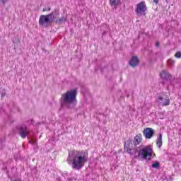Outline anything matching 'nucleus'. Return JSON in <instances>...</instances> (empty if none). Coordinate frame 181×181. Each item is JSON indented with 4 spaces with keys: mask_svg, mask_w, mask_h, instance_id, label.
<instances>
[{
    "mask_svg": "<svg viewBox=\"0 0 181 181\" xmlns=\"http://www.w3.org/2000/svg\"><path fill=\"white\" fill-rule=\"evenodd\" d=\"M127 144L128 146H127ZM142 144V134H136L134 140H129L124 144V151L134 159H144V160H151L153 150L149 146H138Z\"/></svg>",
    "mask_w": 181,
    "mask_h": 181,
    "instance_id": "nucleus-1",
    "label": "nucleus"
},
{
    "mask_svg": "<svg viewBox=\"0 0 181 181\" xmlns=\"http://www.w3.org/2000/svg\"><path fill=\"white\" fill-rule=\"evenodd\" d=\"M61 108L73 110L77 105V89H71L62 95L59 98Z\"/></svg>",
    "mask_w": 181,
    "mask_h": 181,
    "instance_id": "nucleus-2",
    "label": "nucleus"
},
{
    "mask_svg": "<svg viewBox=\"0 0 181 181\" xmlns=\"http://www.w3.org/2000/svg\"><path fill=\"white\" fill-rule=\"evenodd\" d=\"M88 161V155L84 151L72 152L71 168L75 170H80Z\"/></svg>",
    "mask_w": 181,
    "mask_h": 181,
    "instance_id": "nucleus-3",
    "label": "nucleus"
},
{
    "mask_svg": "<svg viewBox=\"0 0 181 181\" xmlns=\"http://www.w3.org/2000/svg\"><path fill=\"white\" fill-rule=\"evenodd\" d=\"M59 15V11L54 10L47 15H42L39 19V25L42 28H49L54 22V19Z\"/></svg>",
    "mask_w": 181,
    "mask_h": 181,
    "instance_id": "nucleus-4",
    "label": "nucleus"
},
{
    "mask_svg": "<svg viewBox=\"0 0 181 181\" xmlns=\"http://www.w3.org/2000/svg\"><path fill=\"white\" fill-rule=\"evenodd\" d=\"M156 103L161 107H168V105H170V99H169V96L165 94H160L158 96Z\"/></svg>",
    "mask_w": 181,
    "mask_h": 181,
    "instance_id": "nucleus-5",
    "label": "nucleus"
},
{
    "mask_svg": "<svg viewBox=\"0 0 181 181\" xmlns=\"http://www.w3.org/2000/svg\"><path fill=\"white\" fill-rule=\"evenodd\" d=\"M147 9L148 8L146 7L145 1H141L136 5V13L140 16H145V15H146Z\"/></svg>",
    "mask_w": 181,
    "mask_h": 181,
    "instance_id": "nucleus-6",
    "label": "nucleus"
},
{
    "mask_svg": "<svg viewBox=\"0 0 181 181\" xmlns=\"http://www.w3.org/2000/svg\"><path fill=\"white\" fill-rule=\"evenodd\" d=\"M160 78L163 80V84H169L170 83V78H172V75L169 74L166 70H163L160 73Z\"/></svg>",
    "mask_w": 181,
    "mask_h": 181,
    "instance_id": "nucleus-7",
    "label": "nucleus"
},
{
    "mask_svg": "<svg viewBox=\"0 0 181 181\" xmlns=\"http://www.w3.org/2000/svg\"><path fill=\"white\" fill-rule=\"evenodd\" d=\"M143 134L146 139H151L155 135V129L147 127L143 131Z\"/></svg>",
    "mask_w": 181,
    "mask_h": 181,
    "instance_id": "nucleus-8",
    "label": "nucleus"
},
{
    "mask_svg": "<svg viewBox=\"0 0 181 181\" xmlns=\"http://www.w3.org/2000/svg\"><path fill=\"white\" fill-rule=\"evenodd\" d=\"M18 134L21 138H26L29 135V132H28V128L26 126H19L18 127Z\"/></svg>",
    "mask_w": 181,
    "mask_h": 181,
    "instance_id": "nucleus-9",
    "label": "nucleus"
},
{
    "mask_svg": "<svg viewBox=\"0 0 181 181\" xmlns=\"http://www.w3.org/2000/svg\"><path fill=\"white\" fill-rule=\"evenodd\" d=\"M129 64L131 66V67H136L138 64H139V59H138V57H132L129 62Z\"/></svg>",
    "mask_w": 181,
    "mask_h": 181,
    "instance_id": "nucleus-10",
    "label": "nucleus"
},
{
    "mask_svg": "<svg viewBox=\"0 0 181 181\" xmlns=\"http://www.w3.org/2000/svg\"><path fill=\"white\" fill-rule=\"evenodd\" d=\"M162 144V134H160L156 140V145L158 146V148H161Z\"/></svg>",
    "mask_w": 181,
    "mask_h": 181,
    "instance_id": "nucleus-11",
    "label": "nucleus"
},
{
    "mask_svg": "<svg viewBox=\"0 0 181 181\" xmlns=\"http://www.w3.org/2000/svg\"><path fill=\"white\" fill-rule=\"evenodd\" d=\"M110 26H108V25L107 24H104L103 25L101 26L100 29L101 30H103L102 35L103 36H104V35H105V33H107L108 32V29H109Z\"/></svg>",
    "mask_w": 181,
    "mask_h": 181,
    "instance_id": "nucleus-12",
    "label": "nucleus"
},
{
    "mask_svg": "<svg viewBox=\"0 0 181 181\" xmlns=\"http://www.w3.org/2000/svg\"><path fill=\"white\" fill-rule=\"evenodd\" d=\"M110 4L112 6H118L121 4V0H110Z\"/></svg>",
    "mask_w": 181,
    "mask_h": 181,
    "instance_id": "nucleus-13",
    "label": "nucleus"
},
{
    "mask_svg": "<svg viewBox=\"0 0 181 181\" xmlns=\"http://www.w3.org/2000/svg\"><path fill=\"white\" fill-rule=\"evenodd\" d=\"M67 21V18L64 16H62V18H59L58 21H57V23L58 25H61L62 22H66Z\"/></svg>",
    "mask_w": 181,
    "mask_h": 181,
    "instance_id": "nucleus-14",
    "label": "nucleus"
},
{
    "mask_svg": "<svg viewBox=\"0 0 181 181\" xmlns=\"http://www.w3.org/2000/svg\"><path fill=\"white\" fill-rule=\"evenodd\" d=\"M152 168H153V169H159V168H160V164L159 162H156L152 164Z\"/></svg>",
    "mask_w": 181,
    "mask_h": 181,
    "instance_id": "nucleus-15",
    "label": "nucleus"
},
{
    "mask_svg": "<svg viewBox=\"0 0 181 181\" xmlns=\"http://www.w3.org/2000/svg\"><path fill=\"white\" fill-rule=\"evenodd\" d=\"M168 64L169 66H175V60L170 59L168 60Z\"/></svg>",
    "mask_w": 181,
    "mask_h": 181,
    "instance_id": "nucleus-16",
    "label": "nucleus"
},
{
    "mask_svg": "<svg viewBox=\"0 0 181 181\" xmlns=\"http://www.w3.org/2000/svg\"><path fill=\"white\" fill-rule=\"evenodd\" d=\"M175 57H176L177 59H181V52H177L175 54Z\"/></svg>",
    "mask_w": 181,
    "mask_h": 181,
    "instance_id": "nucleus-17",
    "label": "nucleus"
},
{
    "mask_svg": "<svg viewBox=\"0 0 181 181\" xmlns=\"http://www.w3.org/2000/svg\"><path fill=\"white\" fill-rule=\"evenodd\" d=\"M29 142H30V144H31V145H37V141H36V140H35V139H32Z\"/></svg>",
    "mask_w": 181,
    "mask_h": 181,
    "instance_id": "nucleus-18",
    "label": "nucleus"
},
{
    "mask_svg": "<svg viewBox=\"0 0 181 181\" xmlns=\"http://www.w3.org/2000/svg\"><path fill=\"white\" fill-rule=\"evenodd\" d=\"M1 2H2V4H4V5H5L6 4V2L8 1V0H0Z\"/></svg>",
    "mask_w": 181,
    "mask_h": 181,
    "instance_id": "nucleus-19",
    "label": "nucleus"
},
{
    "mask_svg": "<svg viewBox=\"0 0 181 181\" xmlns=\"http://www.w3.org/2000/svg\"><path fill=\"white\" fill-rule=\"evenodd\" d=\"M50 7H49L48 8H43V12H46V11H50Z\"/></svg>",
    "mask_w": 181,
    "mask_h": 181,
    "instance_id": "nucleus-20",
    "label": "nucleus"
},
{
    "mask_svg": "<svg viewBox=\"0 0 181 181\" xmlns=\"http://www.w3.org/2000/svg\"><path fill=\"white\" fill-rule=\"evenodd\" d=\"M160 45V44L159 42L156 43V47H159Z\"/></svg>",
    "mask_w": 181,
    "mask_h": 181,
    "instance_id": "nucleus-21",
    "label": "nucleus"
},
{
    "mask_svg": "<svg viewBox=\"0 0 181 181\" xmlns=\"http://www.w3.org/2000/svg\"><path fill=\"white\" fill-rule=\"evenodd\" d=\"M153 2L155 3V4H158L159 3V0H153Z\"/></svg>",
    "mask_w": 181,
    "mask_h": 181,
    "instance_id": "nucleus-22",
    "label": "nucleus"
},
{
    "mask_svg": "<svg viewBox=\"0 0 181 181\" xmlns=\"http://www.w3.org/2000/svg\"><path fill=\"white\" fill-rule=\"evenodd\" d=\"M67 162H68L69 165H70V163H71V161H70L69 158L67 159Z\"/></svg>",
    "mask_w": 181,
    "mask_h": 181,
    "instance_id": "nucleus-23",
    "label": "nucleus"
},
{
    "mask_svg": "<svg viewBox=\"0 0 181 181\" xmlns=\"http://www.w3.org/2000/svg\"><path fill=\"white\" fill-rule=\"evenodd\" d=\"M42 50H43V52H45V53H46V52H47V51H46V49H45V48H42Z\"/></svg>",
    "mask_w": 181,
    "mask_h": 181,
    "instance_id": "nucleus-24",
    "label": "nucleus"
},
{
    "mask_svg": "<svg viewBox=\"0 0 181 181\" xmlns=\"http://www.w3.org/2000/svg\"><path fill=\"white\" fill-rule=\"evenodd\" d=\"M172 179V176H169V180Z\"/></svg>",
    "mask_w": 181,
    "mask_h": 181,
    "instance_id": "nucleus-25",
    "label": "nucleus"
},
{
    "mask_svg": "<svg viewBox=\"0 0 181 181\" xmlns=\"http://www.w3.org/2000/svg\"><path fill=\"white\" fill-rule=\"evenodd\" d=\"M127 98H129V95H127Z\"/></svg>",
    "mask_w": 181,
    "mask_h": 181,
    "instance_id": "nucleus-26",
    "label": "nucleus"
}]
</instances>
